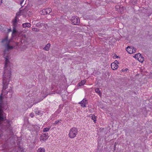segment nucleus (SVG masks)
Wrapping results in <instances>:
<instances>
[{
    "label": "nucleus",
    "mask_w": 152,
    "mask_h": 152,
    "mask_svg": "<svg viewBox=\"0 0 152 152\" xmlns=\"http://www.w3.org/2000/svg\"><path fill=\"white\" fill-rule=\"evenodd\" d=\"M142 56L141 54L140 53H138L137 54H136L134 55V56H133L137 60L138 59V58L140 57H141Z\"/></svg>",
    "instance_id": "2eb2a0df"
},
{
    "label": "nucleus",
    "mask_w": 152,
    "mask_h": 152,
    "mask_svg": "<svg viewBox=\"0 0 152 152\" xmlns=\"http://www.w3.org/2000/svg\"><path fill=\"white\" fill-rule=\"evenodd\" d=\"M32 30L33 31H37V30H38V29L37 28H32Z\"/></svg>",
    "instance_id": "b1692460"
},
{
    "label": "nucleus",
    "mask_w": 152,
    "mask_h": 152,
    "mask_svg": "<svg viewBox=\"0 0 152 152\" xmlns=\"http://www.w3.org/2000/svg\"><path fill=\"white\" fill-rule=\"evenodd\" d=\"M59 122V121H55V123L56 124H57L58 122Z\"/></svg>",
    "instance_id": "7c9ffc66"
},
{
    "label": "nucleus",
    "mask_w": 152,
    "mask_h": 152,
    "mask_svg": "<svg viewBox=\"0 0 152 152\" xmlns=\"http://www.w3.org/2000/svg\"><path fill=\"white\" fill-rule=\"evenodd\" d=\"M114 58H118V56L116 55L114 56Z\"/></svg>",
    "instance_id": "cd10ccee"
},
{
    "label": "nucleus",
    "mask_w": 152,
    "mask_h": 152,
    "mask_svg": "<svg viewBox=\"0 0 152 152\" xmlns=\"http://www.w3.org/2000/svg\"><path fill=\"white\" fill-rule=\"evenodd\" d=\"M86 80H83L81 81L80 82L77 84V85L79 86H80L83 85L86 83Z\"/></svg>",
    "instance_id": "9d476101"
},
{
    "label": "nucleus",
    "mask_w": 152,
    "mask_h": 152,
    "mask_svg": "<svg viewBox=\"0 0 152 152\" xmlns=\"http://www.w3.org/2000/svg\"><path fill=\"white\" fill-rule=\"evenodd\" d=\"M71 23L74 25H77L80 23V20L77 17H72L71 20Z\"/></svg>",
    "instance_id": "20e7f679"
},
{
    "label": "nucleus",
    "mask_w": 152,
    "mask_h": 152,
    "mask_svg": "<svg viewBox=\"0 0 152 152\" xmlns=\"http://www.w3.org/2000/svg\"><path fill=\"white\" fill-rule=\"evenodd\" d=\"M17 34L16 30L15 28H14L13 29L12 36V37H14L16 36Z\"/></svg>",
    "instance_id": "f8f14e48"
},
{
    "label": "nucleus",
    "mask_w": 152,
    "mask_h": 152,
    "mask_svg": "<svg viewBox=\"0 0 152 152\" xmlns=\"http://www.w3.org/2000/svg\"><path fill=\"white\" fill-rule=\"evenodd\" d=\"M50 46V44L48 43L46 45L45 47L43 48L44 50L48 51Z\"/></svg>",
    "instance_id": "9b49d317"
},
{
    "label": "nucleus",
    "mask_w": 152,
    "mask_h": 152,
    "mask_svg": "<svg viewBox=\"0 0 152 152\" xmlns=\"http://www.w3.org/2000/svg\"><path fill=\"white\" fill-rule=\"evenodd\" d=\"M46 25L44 23H42L41 24V25L39 26V28H41V27H42V29L43 30H45V29L46 28Z\"/></svg>",
    "instance_id": "ddd939ff"
},
{
    "label": "nucleus",
    "mask_w": 152,
    "mask_h": 152,
    "mask_svg": "<svg viewBox=\"0 0 152 152\" xmlns=\"http://www.w3.org/2000/svg\"><path fill=\"white\" fill-rule=\"evenodd\" d=\"M89 117L91 118V119L92 120H93L94 122V123H96V116H95V115L94 114H91L89 115Z\"/></svg>",
    "instance_id": "6e6552de"
},
{
    "label": "nucleus",
    "mask_w": 152,
    "mask_h": 152,
    "mask_svg": "<svg viewBox=\"0 0 152 152\" xmlns=\"http://www.w3.org/2000/svg\"><path fill=\"white\" fill-rule=\"evenodd\" d=\"M95 92L98 94H101V91L99 88L96 89L95 90Z\"/></svg>",
    "instance_id": "a211bd4d"
},
{
    "label": "nucleus",
    "mask_w": 152,
    "mask_h": 152,
    "mask_svg": "<svg viewBox=\"0 0 152 152\" xmlns=\"http://www.w3.org/2000/svg\"><path fill=\"white\" fill-rule=\"evenodd\" d=\"M138 61L142 63L144 61V58L142 56L141 57H140L138 59H137Z\"/></svg>",
    "instance_id": "4468645a"
},
{
    "label": "nucleus",
    "mask_w": 152,
    "mask_h": 152,
    "mask_svg": "<svg viewBox=\"0 0 152 152\" xmlns=\"http://www.w3.org/2000/svg\"><path fill=\"white\" fill-rule=\"evenodd\" d=\"M52 11V9L50 8H47L45 9L44 11V14H49Z\"/></svg>",
    "instance_id": "0eeeda50"
},
{
    "label": "nucleus",
    "mask_w": 152,
    "mask_h": 152,
    "mask_svg": "<svg viewBox=\"0 0 152 152\" xmlns=\"http://www.w3.org/2000/svg\"><path fill=\"white\" fill-rule=\"evenodd\" d=\"M29 115L31 117V118H32L33 117V116H34V114H33V113H31L30 115Z\"/></svg>",
    "instance_id": "a878e982"
},
{
    "label": "nucleus",
    "mask_w": 152,
    "mask_h": 152,
    "mask_svg": "<svg viewBox=\"0 0 152 152\" xmlns=\"http://www.w3.org/2000/svg\"><path fill=\"white\" fill-rule=\"evenodd\" d=\"M32 106H31L30 107H31Z\"/></svg>",
    "instance_id": "72a5a7b5"
},
{
    "label": "nucleus",
    "mask_w": 152,
    "mask_h": 152,
    "mask_svg": "<svg viewBox=\"0 0 152 152\" xmlns=\"http://www.w3.org/2000/svg\"><path fill=\"white\" fill-rule=\"evenodd\" d=\"M62 96V99H63V100H66V99H64V96Z\"/></svg>",
    "instance_id": "c85d7f7f"
},
{
    "label": "nucleus",
    "mask_w": 152,
    "mask_h": 152,
    "mask_svg": "<svg viewBox=\"0 0 152 152\" xmlns=\"http://www.w3.org/2000/svg\"><path fill=\"white\" fill-rule=\"evenodd\" d=\"M45 10V9H44L42 10H41L39 12V13H40V14L41 15H45V14L44 13V11Z\"/></svg>",
    "instance_id": "4be33fe9"
},
{
    "label": "nucleus",
    "mask_w": 152,
    "mask_h": 152,
    "mask_svg": "<svg viewBox=\"0 0 152 152\" xmlns=\"http://www.w3.org/2000/svg\"><path fill=\"white\" fill-rule=\"evenodd\" d=\"M50 129V128H45L43 129V131L44 132H48L49 130Z\"/></svg>",
    "instance_id": "412c9836"
},
{
    "label": "nucleus",
    "mask_w": 152,
    "mask_h": 152,
    "mask_svg": "<svg viewBox=\"0 0 152 152\" xmlns=\"http://www.w3.org/2000/svg\"><path fill=\"white\" fill-rule=\"evenodd\" d=\"M2 42L4 44H7L5 47L4 56L5 59V65L2 77L3 88L2 93L1 95H5L8 94V92H10V91L12 89V87H10L9 89H7L9 83L11 80L12 75V64L9 61L10 57L8 53H7V52L9 50L12 49L14 47L10 46L9 45L10 41L8 39L7 37L3 39Z\"/></svg>",
    "instance_id": "f257e3e1"
},
{
    "label": "nucleus",
    "mask_w": 152,
    "mask_h": 152,
    "mask_svg": "<svg viewBox=\"0 0 152 152\" xmlns=\"http://www.w3.org/2000/svg\"><path fill=\"white\" fill-rule=\"evenodd\" d=\"M22 12V11L21 10H20V11L17 13L16 16H18L21 15V13Z\"/></svg>",
    "instance_id": "6ab92c4d"
},
{
    "label": "nucleus",
    "mask_w": 152,
    "mask_h": 152,
    "mask_svg": "<svg viewBox=\"0 0 152 152\" xmlns=\"http://www.w3.org/2000/svg\"><path fill=\"white\" fill-rule=\"evenodd\" d=\"M11 31V30L10 29H9V31Z\"/></svg>",
    "instance_id": "473e14b6"
},
{
    "label": "nucleus",
    "mask_w": 152,
    "mask_h": 152,
    "mask_svg": "<svg viewBox=\"0 0 152 152\" xmlns=\"http://www.w3.org/2000/svg\"><path fill=\"white\" fill-rule=\"evenodd\" d=\"M17 16L15 17V18L13 20V24L14 25H15L17 23Z\"/></svg>",
    "instance_id": "5701e85b"
},
{
    "label": "nucleus",
    "mask_w": 152,
    "mask_h": 152,
    "mask_svg": "<svg viewBox=\"0 0 152 152\" xmlns=\"http://www.w3.org/2000/svg\"><path fill=\"white\" fill-rule=\"evenodd\" d=\"M119 62L117 60H115V61L111 64V67L112 69L113 70H115L117 69L118 67V64H119Z\"/></svg>",
    "instance_id": "39448f33"
},
{
    "label": "nucleus",
    "mask_w": 152,
    "mask_h": 152,
    "mask_svg": "<svg viewBox=\"0 0 152 152\" xmlns=\"http://www.w3.org/2000/svg\"><path fill=\"white\" fill-rule=\"evenodd\" d=\"M2 0H0V5L2 3Z\"/></svg>",
    "instance_id": "c756f323"
},
{
    "label": "nucleus",
    "mask_w": 152,
    "mask_h": 152,
    "mask_svg": "<svg viewBox=\"0 0 152 152\" xmlns=\"http://www.w3.org/2000/svg\"><path fill=\"white\" fill-rule=\"evenodd\" d=\"M78 131L77 128L73 127L70 130L69 134L70 138H72L75 137L77 135Z\"/></svg>",
    "instance_id": "f03ea898"
},
{
    "label": "nucleus",
    "mask_w": 152,
    "mask_h": 152,
    "mask_svg": "<svg viewBox=\"0 0 152 152\" xmlns=\"http://www.w3.org/2000/svg\"><path fill=\"white\" fill-rule=\"evenodd\" d=\"M46 96H42V99L41 100H39V102H40V101H41V100H43V99H44V98H45L46 97Z\"/></svg>",
    "instance_id": "bb28decb"
},
{
    "label": "nucleus",
    "mask_w": 152,
    "mask_h": 152,
    "mask_svg": "<svg viewBox=\"0 0 152 152\" xmlns=\"http://www.w3.org/2000/svg\"><path fill=\"white\" fill-rule=\"evenodd\" d=\"M18 42H16V45L17 46H18Z\"/></svg>",
    "instance_id": "2f4dec72"
},
{
    "label": "nucleus",
    "mask_w": 152,
    "mask_h": 152,
    "mask_svg": "<svg viewBox=\"0 0 152 152\" xmlns=\"http://www.w3.org/2000/svg\"><path fill=\"white\" fill-rule=\"evenodd\" d=\"M86 99H83L82 101H81L80 102V103H82V102H84V103H85V102H86Z\"/></svg>",
    "instance_id": "393cba45"
},
{
    "label": "nucleus",
    "mask_w": 152,
    "mask_h": 152,
    "mask_svg": "<svg viewBox=\"0 0 152 152\" xmlns=\"http://www.w3.org/2000/svg\"><path fill=\"white\" fill-rule=\"evenodd\" d=\"M45 149L43 148H39V152H45Z\"/></svg>",
    "instance_id": "f3484780"
},
{
    "label": "nucleus",
    "mask_w": 152,
    "mask_h": 152,
    "mask_svg": "<svg viewBox=\"0 0 152 152\" xmlns=\"http://www.w3.org/2000/svg\"><path fill=\"white\" fill-rule=\"evenodd\" d=\"M31 26L30 23H25L22 24V26L23 28L30 27Z\"/></svg>",
    "instance_id": "1a4fd4ad"
},
{
    "label": "nucleus",
    "mask_w": 152,
    "mask_h": 152,
    "mask_svg": "<svg viewBox=\"0 0 152 152\" xmlns=\"http://www.w3.org/2000/svg\"><path fill=\"white\" fill-rule=\"evenodd\" d=\"M126 50V51L129 54H132L133 53H135L136 52V49L133 47L128 46Z\"/></svg>",
    "instance_id": "7ed1b4c3"
},
{
    "label": "nucleus",
    "mask_w": 152,
    "mask_h": 152,
    "mask_svg": "<svg viewBox=\"0 0 152 152\" xmlns=\"http://www.w3.org/2000/svg\"><path fill=\"white\" fill-rule=\"evenodd\" d=\"M79 103L80 104H81V107H84L86 106L85 103H84V102L83 103V102H82V103H80V102H79Z\"/></svg>",
    "instance_id": "aec40b11"
},
{
    "label": "nucleus",
    "mask_w": 152,
    "mask_h": 152,
    "mask_svg": "<svg viewBox=\"0 0 152 152\" xmlns=\"http://www.w3.org/2000/svg\"><path fill=\"white\" fill-rule=\"evenodd\" d=\"M63 106H64L62 104H60L59 105V108L58 110L59 112H60L61 111V110L62 109V108L63 107Z\"/></svg>",
    "instance_id": "dca6fc26"
},
{
    "label": "nucleus",
    "mask_w": 152,
    "mask_h": 152,
    "mask_svg": "<svg viewBox=\"0 0 152 152\" xmlns=\"http://www.w3.org/2000/svg\"><path fill=\"white\" fill-rule=\"evenodd\" d=\"M48 133L42 134L40 137V140H43V141L46 140L48 137Z\"/></svg>",
    "instance_id": "423d86ee"
}]
</instances>
